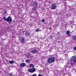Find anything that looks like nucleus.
<instances>
[{"label": "nucleus", "mask_w": 76, "mask_h": 76, "mask_svg": "<svg viewBox=\"0 0 76 76\" xmlns=\"http://www.w3.org/2000/svg\"><path fill=\"white\" fill-rule=\"evenodd\" d=\"M70 61L71 62L70 64L71 66H73V64L76 63V56H73L71 58Z\"/></svg>", "instance_id": "1"}, {"label": "nucleus", "mask_w": 76, "mask_h": 76, "mask_svg": "<svg viewBox=\"0 0 76 76\" xmlns=\"http://www.w3.org/2000/svg\"><path fill=\"white\" fill-rule=\"evenodd\" d=\"M3 19L4 20L8 22L10 24L12 22V17L11 16H9L7 18H6V17H3Z\"/></svg>", "instance_id": "2"}, {"label": "nucleus", "mask_w": 76, "mask_h": 76, "mask_svg": "<svg viewBox=\"0 0 76 76\" xmlns=\"http://www.w3.org/2000/svg\"><path fill=\"white\" fill-rule=\"evenodd\" d=\"M55 59L56 58L54 57L49 58L47 61L48 63L50 64L52 63H54L55 61Z\"/></svg>", "instance_id": "3"}, {"label": "nucleus", "mask_w": 76, "mask_h": 76, "mask_svg": "<svg viewBox=\"0 0 76 76\" xmlns=\"http://www.w3.org/2000/svg\"><path fill=\"white\" fill-rule=\"evenodd\" d=\"M35 70H36V69L35 68H31L30 69H29L28 71L29 72H30V73H34V72H35Z\"/></svg>", "instance_id": "4"}, {"label": "nucleus", "mask_w": 76, "mask_h": 76, "mask_svg": "<svg viewBox=\"0 0 76 76\" xmlns=\"http://www.w3.org/2000/svg\"><path fill=\"white\" fill-rule=\"evenodd\" d=\"M31 52L33 54H35L37 53L38 52V50L36 49H33L31 50Z\"/></svg>", "instance_id": "5"}, {"label": "nucleus", "mask_w": 76, "mask_h": 76, "mask_svg": "<svg viewBox=\"0 0 76 76\" xmlns=\"http://www.w3.org/2000/svg\"><path fill=\"white\" fill-rule=\"evenodd\" d=\"M56 4H53L51 6V9H55L56 8Z\"/></svg>", "instance_id": "6"}, {"label": "nucleus", "mask_w": 76, "mask_h": 76, "mask_svg": "<svg viewBox=\"0 0 76 76\" xmlns=\"http://www.w3.org/2000/svg\"><path fill=\"white\" fill-rule=\"evenodd\" d=\"M33 4L34 6L37 7L38 5V3L37 2H33Z\"/></svg>", "instance_id": "7"}, {"label": "nucleus", "mask_w": 76, "mask_h": 76, "mask_svg": "<svg viewBox=\"0 0 76 76\" xmlns=\"http://www.w3.org/2000/svg\"><path fill=\"white\" fill-rule=\"evenodd\" d=\"M25 65H26L25 63H22L21 64H20V66L21 67H22V68L24 67L25 66Z\"/></svg>", "instance_id": "8"}, {"label": "nucleus", "mask_w": 76, "mask_h": 76, "mask_svg": "<svg viewBox=\"0 0 76 76\" xmlns=\"http://www.w3.org/2000/svg\"><path fill=\"white\" fill-rule=\"evenodd\" d=\"M25 41V40L23 38L21 39V43H22L23 44H24Z\"/></svg>", "instance_id": "9"}, {"label": "nucleus", "mask_w": 76, "mask_h": 76, "mask_svg": "<svg viewBox=\"0 0 76 76\" xmlns=\"http://www.w3.org/2000/svg\"><path fill=\"white\" fill-rule=\"evenodd\" d=\"M67 35L69 37H70L71 35H70V31H67Z\"/></svg>", "instance_id": "10"}, {"label": "nucleus", "mask_w": 76, "mask_h": 76, "mask_svg": "<svg viewBox=\"0 0 76 76\" xmlns=\"http://www.w3.org/2000/svg\"><path fill=\"white\" fill-rule=\"evenodd\" d=\"M25 32L26 33V37H28V36L29 35V32L27 31L26 30H25Z\"/></svg>", "instance_id": "11"}, {"label": "nucleus", "mask_w": 76, "mask_h": 76, "mask_svg": "<svg viewBox=\"0 0 76 76\" xmlns=\"http://www.w3.org/2000/svg\"><path fill=\"white\" fill-rule=\"evenodd\" d=\"M30 68H34V65L32 64H31L30 65Z\"/></svg>", "instance_id": "12"}, {"label": "nucleus", "mask_w": 76, "mask_h": 76, "mask_svg": "<svg viewBox=\"0 0 76 76\" xmlns=\"http://www.w3.org/2000/svg\"><path fill=\"white\" fill-rule=\"evenodd\" d=\"M25 62L27 63H30V60L29 59H26L25 60Z\"/></svg>", "instance_id": "13"}, {"label": "nucleus", "mask_w": 76, "mask_h": 76, "mask_svg": "<svg viewBox=\"0 0 76 76\" xmlns=\"http://www.w3.org/2000/svg\"><path fill=\"white\" fill-rule=\"evenodd\" d=\"M9 63H10V64H13L14 63V61L12 60V61H9Z\"/></svg>", "instance_id": "14"}, {"label": "nucleus", "mask_w": 76, "mask_h": 76, "mask_svg": "<svg viewBox=\"0 0 76 76\" xmlns=\"http://www.w3.org/2000/svg\"><path fill=\"white\" fill-rule=\"evenodd\" d=\"M72 39H73L74 40H76V36H74L72 37Z\"/></svg>", "instance_id": "15"}, {"label": "nucleus", "mask_w": 76, "mask_h": 76, "mask_svg": "<svg viewBox=\"0 0 76 76\" xmlns=\"http://www.w3.org/2000/svg\"><path fill=\"white\" fill-rule=\"evenodd\" d=\"M42 22H43V23H44V22H45V20L44 19H42Z\"/></svg>", "instance_id": "16"}, {"label": "nucleus", "mask_w": 76, "mask_h": 76, "mask_svg": "<svg viewBox=\"0 0 76 76\" xmlns=\"http://www.w3.org/2000/svg\"><path fill=\"white\" fill-rule=\"evenodd\" d=\"M9 75H10V76H12V75H13V73H10Z\"/></svg>", "instance_id": "17"}, {"label": "nucleus", "mask_w": 76, "mask_h": 76, "mask_svg": "<svg viewBox=\"0 0 76 76\" xmlns=\"http://www.w3.org/2000/svg\"><path fill=\"white\" fill-rule=\"evenodd\" d=\"M35 31L36 32H39V30L37 29L35 30Z\"/></svg>", "instance_id": "18"}, {"label": "nucleus", "mask_w": 76, "mask_h": 76, "mask_svg": "<svg viewBox=\"0 0 76 76\" xmlns=\"http://www.w3.org/2000/svg\"><path fill=\"white\" fill-rule=\"evenodd\" d=\"M74 50H76V47H75L74 48Z\"/></svg>", "instance_id": "19"}, {"label": "nucleus", "mask_w": 76, "mask_h": 76, "mask_svg": "<svg viewBox=\"0 0 76 76\" xmlns=\"http://www.w3.org/2000/svg\"><path fill=\"white\" fill-rule=\"evenodd\" d=\"M4 13H5V14H6V13H7V11H5L4 12Z\"/></svg>", "instance_id": "20"}, {"label": "nucleus", "mask_w": 76, "mask_h": 76, "mask_svg": "<svg viewBox=\"0 0 76 76\" xmlns=\"http://www.w3.org/2000/svg\"><path fill=\"white\" fill-rule=\"evenodd\" d=\"M33 76H37V75H36V74H34Z\"/></svg>", "instance_id": "21"}, {"label": "nucleus", "mask_w": 76, "mask_h": 76, "mask_svg": "<svg viewBox=\"0 0 76 76\" xmlns=\"http://www.w3.org/2000/svg\"><path fill=\"white\" fill-rule=\"evenodd\" d=\"M50 37L51 38H52V37H53V36H50Z\"/></svg>", "instance_id": "22"}, {"label": "nucleus", "mask_w": 76, "mask_h": 76, "mask_svg": "<svg viewBox=\"0 0 76 76\" xmlns=\"http://www.w3.org/2000/svg\"><path fill=\"white\" fill-rule=\"evenodd\" d=\"M38 76H42V75L41 74H39L38 75Z\"/></svg>", "instance_id": "23"}, {"label": "nucleus", "mask_w": 76, "mask_h": 76, "mask_svg": "<svg viewBox=\"0 0 76 76\" xmlns=\"http://www.w3.org/2000/svg\"><path fill=\"white\" fill-rule=\"evenodd\" d=\"M25 31H23L22 32L23 33H24V32H25Z\"/></svg>", "instance_id": "24"}, {"label": "nucleus", "mask_w": 76, "mask_h": 76, "mask_svg": "<svg viewBox=\"0 0 76 76\" xmlns=\"http://www.w3.org/2000/svg\"><path fill=\"white\" fill-rule=\"evenodd\" d=\"M33 9V10H36L35 9Z\"/></svg>", "instance_id": "25"}, {"label": "nucleus", "mask_w": 76, "mask_h": 76, "mask_svg": "<svg viewBox=\"0 0 76 76\" xmlns=\"http://www.w3.org/2000/svg\"><path fill=\"white\" fill-rule=\"evenodd\" d=\"M27 57H29V56H27Z\"/></svg>", "instance_id": "26"}, {"label": "nucleus", "mask_w": 76, "mask_h": 76, "mask_svg": "<svg viewBox=\"0 0 76 76\" xmlns=\"http://www.w3.org/2000/svg\"><path fill=\"white\" fill-rule=\"evenodd\" d=\"M49 52H50V50L49 51Z\"/></svg>", "instance_id": "27"}]
</instances>
